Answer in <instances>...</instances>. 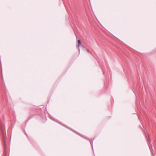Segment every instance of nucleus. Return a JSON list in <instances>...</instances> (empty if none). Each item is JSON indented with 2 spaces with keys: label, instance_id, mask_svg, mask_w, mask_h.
Instances as JSON below:
<instances>
[{
  "label": "nucleus",
  "instance_id": "nucleus-1",
  "mask_svg": "<svg viewBox=\"0 0 156 156\" xmlns=\"http://www.w3.org/2000/svg\"><path fill=\"white\" fill-rule=\"evenodd\" d=\"M78 44L79 45H79L80 44H81V41H80V40H78Z\"/></svg>",
  "mask_w": 156,
  "mask_h": 156
},
{
  "label": "nucleus",
  "instance_id": "nucleus-2",
  "mask_svg": "<svg viewBox=\"0 0 156 156\" xmlns=\"http://www.w3.org/2000/svg\"><path fill=\"white\" fill-rule=\"evenodd\" d=\"M148 141H149L150 142V139H149V140H148ZM150 144L151 146V149H152V150H153V149H152V145L151 144V143H150Z\"/></svg>",
  "mask_w": 156,
  "mask_h": 156
},
{
  "label": "nucleus",
  "instance_id": "nucleus-3",
  "mask_svg": "<svg viewBox=\"0 0 156 156\" xmlns=\"http://www.w3.org/2000/svg\"><path fill=\"white\" fill-rule=\"evenodd\" d=\"M133 92H134V93L135 94V91H134L133 90Z\"/></svg>",
  "mask_w": 156,
  "mask_h": 156
},
{
  "label": "nucleus",
  "instance_id": "nucleus-4",
  "mask_svg": "<svg viewBox=\"0 0 156 156\" xmlns=\"http://www.w3.org/2000/svg\"><path fill=\"white\" fill-rule=\"evenodd\" d=\"M87 50V51H88V52H89V51H88V50Z\"/></svg>",
  "mask_w": 156,
  "mask_h": 156
}]
</instances>
